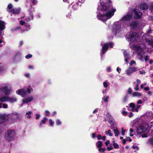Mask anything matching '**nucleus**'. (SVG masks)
Returning <instances> with one entry per match:
<instances>
[{
	"label": "nucleus",
	"instance_id": "de8ad7c7",
	"mask_svg": "<svg viewBox=\"0 0 153 153\" xmlns=\"http://www.w3.org/2000/svg\"><path fill=\"white\" fill-rule=\"evenodd\" d=\"M36 120H38L39 119L40 117V115L39 114H36Z\"/></svg>",
	"mask_w": 153,
	"mask_h": 153
},
{
	"label": "nucleus",
	"instance_id": "8fccbe9b",
	"mask_svg": "<svg viewBox=\"0 0 153 153\" xmlns=\"http://www.w3.org/2000/svg\"><path fill=\"white\" fill-rule=\"evenodd\" d=\"M128 92L129 94H131L132 93L131 89V88H129L128 90Z\"/></svg>",
	"mask_w": 153,
	"mask_h": 153
},
{
	"label": "nucleus",
	"instance_id": "4468645a",
	"mask_svg": "<svg viewBox=\"0 0 153 153\" xmlns=\"http://www.w3.org/2000/svg\"><path fill=\"white\" fill-rule=\"evenodd\" d=\"M33 99L32 96L29 97L23 100L22 102L24 103H27L32 101Z\"/></svg>",
	"mask_w": 153,
	"mask_h": 153
},
{
	"label": "nucleus",
	"instance_id": "2f4dec72",
	"mask_svg": "<svg viewBox=\"0 0 153 153\" xmlns=\"http://www.w3.org/2000/svg\"><path fill=\"white\" fill-rule=\"evenodd\" d=\"M107 149L108 151H110L113 149V147L112 146V144H111L109 145V146L107 147Z\"/></svg>",
	"mask_w": 153,
	"mask_h": 153
},
{
	"label": "nucleus",
	"instance_id": "338daca9",
	"mask_svg": "<svg viewBox=\"0 0 153 153\" xmlns=\"http://www.w3.org/2000/svg\"><path fill=\"white\" fill-rule=\"evenodd\" d=\"M133 116V114L132 113V112H130V114L128 116L129 117V118H131V117H132Z\"/></svg>",
	"mask_w": 153,
	"mask_h": 153
},
{
	"label": "nucleus",
	"instance_id": "1a4fd4ad",
	"mask_svg": "<svg viewBox=\"0 0 153 153\" xmlns=\"http://www.w3.org/2000/svg\"><path fill=\"white\" fill-rule=\"evenodd\" d=\"M16 93L18 95H21L23 97H25L27 95L26 91L24 89H21L17 90Z\"/></svg>",
	"mask_w": 153,
	"mask_h": 153
},
{
	"label": "nucleus",
	"instance_id": "37998d69",
	"mask_svg": "<svg viewBox=\"0 0 153 153\" xmlns=\"http://www.w3.org/2000/svg\"><path fill=\"white\" fill-rule=\"evenodd\" d=\"M97 137L98 140H100V139H102V137L100 134L97 135Z\"/></svg>",
	"mask_w": 153,
	"mask_h": 153
},
{
	"label": "nucleus",
	"instance_id": "0eeeda50",
	"mask_svg": "<svg viewBox=\"0 0 153 153\" xmlns=\"http://www.w3.org/2000/svg\"><path fill=\"white\" fill-rule=\"evenodd\" d=\"M120 28L121 25L119 24H115L112 30L113 33L116 34L119 33L120 30Z\"/></svg>",
	"mask_w": 153,
	"mask_h": 153
},
{
	"label": "nucleus",
	"instance_id": "4d7b16f0",
	"mask_svg": "<svg viewBox=\"0 0 153 153\" xmlns=\"http://www.w3.org/2000/svg\"><path fill=\"white\" fill-rule=\"evenodd\" d=\"M3 108H6L7 107V105L6 104L3 103Z\"/></svg>",
	"mask_w": 153,
	"mask_h": 153
},
{
	"label": "nucleus",
	"instance_id": "e2e57ef3",
	"mask_svg": "<svg viewBox=\"0 0 153 153\" xmlns=\"http://www.w3.org/2000/svg\"><path fill=\"white\" fill-rule=\"evenodd\" d=\"M126 140H128L130 142L132 141V139L130 137H126Z\"/></svg>",
	"mask_w": 153,
	"mask_h": 153
},
{
	"label": "nucleus",
	"instance_id": "9d476101",
	"mask_svg": "<svg viewBox=\"0 0 153 153\" xmlns=\"http://www.w3.org/2000/svg\"><path fill=\"white\" fill-rule=\"evenodd\" d=\"M132 19V15L131 14H128L124 16L122 19L123 21L130 22Z\"/></svg>",
	"mask_w": 153,
	"mask_h": 153
},
{
	"label": "nucleus",
	"instance_id": "79ce46f5",
	"mask_svg": "<svg viewBox=\"0 0 153 153\" xmlns=\"http://www.w3.org/2000/svg\"><path fill=\"white\" fill-rule=\"evenodd\" d=\"M32 57V55L30 54H28L25 56V58L28 59L29 58H31Z\"/></svg>",
	"mask_w": 153,
	"mask_h": 153
},
{
	"label": "nucleus",
	"instance_id": "a878e982",
	"mask_svg": "<svg viewBox=\"0 0 153 153\" xmlns=\"http://www.w3.org/2000/svg\"><path fill=\"white\" fill-rule=\"evenodd\" d=\"M108 122L110 124L112 128H115V126L114 124V120H111Z\"/></svg>",
	"mask_w": 153,
	"mask_h": 153
},
{
	"label": "nucleus",
	"instance_id": "c756f323",
	"mask_svg": "<svg viewBox=\"0 0 153 153\" xmlns=\"http://www.w3.org/2000/svg\"><path fill=\"white\" fill-rule=\"evenodd\" d=\"M9 100L11 102H16L17 101V100L16 98H9Z\"/></svg>",
	"mask_w": 153,
	"mask_h": 153
},
{
	"label": "nucleus",
	"instance_id": "ea45409f",
	"mask_svg": "<svg viewBox=\"0 0 153 153\" xmlns=\"http://www.w3.org/2000/svg\"><path fill=\"white\" fill-rule=\"evenodd\" d=\"M139 85L138 84H137L135 85V86L134 88V90L135 91H138L139 90V88H138Z\"/></svg>",
	"mask_w": 153,
	"mask_h": 153
},
{
	"label": "nucleus",
	"instance_id": "cd10ccee",
	"mask_svg": "<svg viewBox=\"0 0 153 153\" xmlns=\"http://www.w3.org/2000/svg\"><path fill=\"white\" fill-rule=\"evenodd\" d=\"M148 144H149L150 146H153V138H151L149 139L147 142Z\"/></svg>",
	"mask_w": 153,
	"mask_h": 153
},
{
	"label": "nucleus",
	"instance_id": "7ed1b4c3",
	"mask_svg": "<svg viewBox=\"0 0 153 153\" xmlns=\"http://www.w3.org/2000/svg\"><path fill=\"white\" fill-rule=\"evenodd\" d=\"M15 134V132L14 130H8L7 134L5 136L6 140L9 141L13 140L14 139Z\"/></svg>",
	"mask_w": 153,
	"mask_h": 153
},
{
	"label": "nucleus",
	"instance_id": "f257e3e1",
	"mask_svg": "<svg viewBox=\"0 0 153 153\" xmlns=\"http://www.w3.org/2000/svg\"><path fill=\"white\" fill-rule=\"evenodd\" d=\"M100 4L101 6V10L102 11L104 12L113 9L111 0H108L105 2L102 0H100Z\"/></svg>",
	"mask_w": 153,
	"mask_h": 153
},
{
	"label": "nucleus",
	"instance_id": "a211bd4d",
	"mask_svg": "<svg viewBox=\"0 0 153 153\" xmlns=\"http://www.w3.org/2000/svg\"><path fill=\"white\" fill-rule=\"evenodd\" d=\"M5 27V23L4 22L0 20V31L4 30Z\"/></svg>",
	"mask_w": 153,
	"mask_h": 153
},
{
	"label": "nucleus",
	"instance_id": "c85d7f7f",
	"mask_svg": "<svg viewBox=\"0 0 153 153\" xmlns=\"http://www.w3.org/2000/svg\"><path fill=\"white\" fill-rule=\"evenodd\" d=\"M114 131L116 137L118 136V135L120 134V132L117 129H114Z\"/></svg>",
	"mask_w": 153,
	"mask_h": 153
},
{
	"label": "nucleus",
	"instance_id": "20e7f679",
	"mask_svg": "<svg viewBox=\"0 0 153 153\" xmlns=\"http://www.w3.org/2000/svg\"><path fill=\"white\" fill-rule=\"evenodd\" d=\"M148 130L147 127L143 125L139 126L137 129V134L140 135L142 133L146 132Z\"/></svg>",
	"mask_w": 153,
	"mask_h": 153
},
{
	"label": "nucleus",
	"instance_id": "6e6d98bb",
	"mask_svg": "<svg viewBox=\"0 0 153 153\" xmlns=\"http://www.w3.org/2000/svg\"><path fill=\"white\" fill-rule=\"evenodd\" d=\"M122 114L123 115H124L125 116H126L127 115V112L124 111H122Z\"/></svg>",
	"mask_w": 153,
	"mask_h": 153
},
{
	"label": "nucleus",
	"instance_id": "ddd939ff",
	"mask_svg": "<svg viewBox=\"0 0 153 153\" xmlns=\"http://www.w3.org/2000/svg\"><path fill=\"white\" fill-rule=\"evenodd\" d=\"M138 25V22L137 21H133L131 22L129 24V26L133 29L136 28Z\"/></svg>",
	"mask_w": 153,
	"mask_h": 153
},
{
	"label": "nucleus",
	"instance_id": "69168bd1",
	"mask_svg": "<svg viewBox=\"0 0 153 153\" xmlns=\"http://www.w3.org/2000/svg\"><path fill=\"white\" fill-rule=\"evenodd\" d=\"M126 140L125 139H123L122 140V143L123 144H125L126 143Z\"/></svg>",
	"mask_w": 153,
	"mask_h": 153
},
{
	"label": "nucleus",
	"instance_id": "2eb2a0df",
	"mask_svg": "<svg viewBox=\"0 0 153 153\" xmlns=\"http://www.w3.org/2000/svg\"><path fill=\"white\" fill-rule=\"evenodd\" d=\"M149 6L145 3L141 4L140 6V9L143 10H147Z\"/></svg>",
	"mask_w": 153,
	"mask_h": 153
},
{
	"label": "nucleus",
	"instance_id": "774afa93",
	"mask_svg": "<svg viewBox=\"0 0 153 153\" xmlns=\"http://www.w3.org/2000/svg\"><path fill=\"white\" fill-rule=\"evenodd\" d=\"M150 9L152 12H153V4L151 6Z\"/></svg>",
	"mask_w": 153,
	"mask_h": 153
},
{
	"label": "nucleus",
	"instance_id": "6e6552de",
	"mask_svg": "<svg viewBox=\"0 0 153 153\" xmlns=\"http://www.w3.org/2000/svg\"><path fill=\"white\" fill-rule=\"evenodd\" d=\"M137 71V69L136 67H130L126 71V74L128 76H130L132 73L135 72Z\"/></svg>",
	"mask_w": 153,
	"mask_h": 153
},
{
	"label": "nucleus",
	"instance_id": "a19ab883",
	"mask_svg": "<svg viewBox=\"0 0 153 153\" xmlns=\"http://www.w3.org/2000/svg\"><path fill=\"white\" fill-rule=\"evenodd\" d=\"M49 124L51 126H52L54 124V122L52 121L51 119H50L49 120Z\"/></svg>",
	"mask_w": 153,
	"mask_h": 153
},
{
	"label": "nucleus",
	"instance_id": "6ab92c4d",
	"mask_svg": "<svg viewBox=\"0 0 153 153\" xmlns=\"http://www.w3.org/2000/svg\"><path fill=\"white\" fill-rule=\"evenodd\" d=\"M9 99V97L7 96H4L1 97L0 98V101L1 102L7 101Z\"/></svg>",
	"mask_w": 153,
	"mask_h": 153
},
{
	"label": "nucleus",
	"instance_id": "39448f33",
	"mask_svg": "<svg viewBox=\"0 0 153 153\" xmlns=\"http://www.w3.org/2000/svg\"><path fill=\"white\" fill-rule=\"evenodd\" d=\"M116 11V9H112L109 10L105 11V14L108 19L111 18L114 15V13Z\"/></svg>",
	"mask_w": 153,
	"mask_h": 153
},
{
	"label": "nucleus",
	"instance_id": "393cba45",
	"mask_svg": "<svg viewBox=\"0 0 153 153\" xmlns=\"http://www.w3.org/2000/svg\"><path fill=\"white\" fill-rule=\"evenodd\" d=\"M108 115H107V117L108 118V121L109 122L111 120H114L112 116L108 112L107 113Z\"/></svg>",
	"mask_w": 153,
	"mask_h": 153
},
{
	"label": "nucleus",
	"instance_id": "423d86ee",
	"mask_svg": "<svg viewBox=\"0 0 153 153\" xmlns=\"http://www.w3.org/2000/svg\"><path fill=\"white\" fill-rule=\"evenodd\" d=\"M132 13L134 14V19H140L142 15V13L139 11L137 9H134L132 11Z\"/></svg>",
	"mask_w": 153,
	"mask_h": 153
},
{
	"label": "nucleus",
	"instance_id": "13d9d810",
	"mask_svg": "<svg viewBox=\"0 0 153 153\" xmlns=\"http://www.w3.org/2000/svg\"><path fill=\"white\" fill-rule=\"evenodd\" d=\"M141 136L143 137H148V135L146 134H143L141 135Z\"/></svg>",
	"mask_w": 153,
	"mask_h": 153
},
{
	"label": "nucleus",
	"instance_id": "72a5a7b5",
	"mask_svg": "<svg viewBox=\"0 0 153 153\" xmlns=\"http://www.w3.org/2000/svg\"><path fill=\"white\" fill-rule=\"evenodd\" d=\"M62 123L60 121L59 119H57L56 121V124L57 126H59L61 125Z\"/></svg>",
	"mask_w": 153,
	"mask_h": 153
},
{
	"label": "nucleus",
	"instance_id": "a18cd8bd",
	"mask_svg": "<svg viewBox=\"0 0 153 153\" xmlns=\"http://www.w3.org/2000/svg\"><path fill=\"white\" fill-rule=\"evenodd\" d=\"M26 27L27 28V30H30V26L28 24L25 25Z\"/></svg>",
	"mask_w": 153,
	"mask_h": 153
},
{
	"label": "nucleus",
	"instance_id": "9b49d317",
	"mask_svg": "<svg viewBox=\"0 0 153 153\" xmlns=\"http://www.w3.org/2000/svg\"><path fill=\"white\" fill-rule=\"evenodd\" d=\"M98 19L104 22L108 20V19L105 14H99L97 16Z\"/></svg>",
	"mask_w": 153,
	"mask_h": 153
},
{
	"label": "nucleus",
	"instance_id": "dca6fc26",
	"mask_svg": "<svg viewBox=\"0 0 153 153\" xmlns=\"http://www.w3.org/2000/svg\"><path fill=\"white\" fill-rule=\"evenodd\" d=\"M20 11V9H12L10 11L14 14H18L19 13Z\"/></svg>",
	"mask_w": 153,
	"mask_h": 153
},
{
	"label": "nucleus",
	"instance_id": "4c0bfd02",
	"mask_svg": "<svg viewBox=\"0 0 153 153\" xmlns=\"http://www.w3.org/2000/svg\"><path fill=\"white\" fill-rule=\"evenodd\" d=\"M129 106L133 108H135V105L134 103H131L129 104Z\"/></svg>",
	"mask_w": 153,
	"mask_h": 153
},
{
	"label": "nucleus",
	"instance_id": "49530a36",
	"mask_svg": "<svg viewBox=\"0 0 153 153\" xmlns=\"http://www.w3.org/2000/svg\"><path fill=\"white\" fill-rule=\"evenodd\" d=\"M103 86L105 88H106L108 86V84L106 82H104L103 83Z\"/></svg>",
	"mask_w": 153,
	"mask_h": 153
},
{
	"label": "nucleus",
	"instance_id": "7c9ffc66",
	"mask_svg": "<svg viewBox=\"0 0 153 153\" xmlns=\"http://www.w3.org/2000/svg\"><path fill=\"white\" fill-rule=\"evenodd\" d=\"M106 149L105 148H102L101 147L98 148V151L100 152H103L105 151Z\"/></svg>",
	"mask_w": 153,
	"mask_h": 153
},
{
	"label": "nucleus",
	"instance_id": "b1692460",
	"mask_svg": "<svg viewBox=\"0 0 153 153\" xmlns=\"http://www.w3.org/2000/svg\"><path fill=\"white\" fill-rule=\"evenodd\" d=\"M137 53L138 56H141V52L142 51V49L141 47H138L137 48Z\"/></svg>",
	"mask_w": 153,
	"mask_h": 153
},
{
	"label": "nucleus",
	"instance_id": "5701e85b",
	"mask_svg": "<svg viewBox=\"0 0 153 153\" xmlns=\"http://www.w3.org/2000/svg\"><path fill=\"white\" fill-rule=\"evenodd\" d=\"M103 145V143L101 141H98L96 143V146L98 148L102 146Z\"/></svg>",
	"mask_w": 153,
	"mask_h": 153
},
{
	"label": "nucleus",
	"instance_id": "f3484780",
	"mask_svg": "<svg viewBox=\"0 0 153 153\" xmlns=\"http://www.w3.org/2000/svg\"><path fill=\"white\" fill-rule=\"evenodd\" d=\"M2 89L5 95H8L10 94V91L9 90L7 86L3 87L2 88Z\"/></svg>",
	"mask_w": 153,
	"mask_h": 153
},
{
	"label": "nucleus",
	"instance_id": "052dcab7",
	"mask_svg": "<svg viewBox=\"0 0 153 153\" xmlns=\"http://www.w3.org/2000/svg\"><path fill=\"white\" fill-rule=\"evenodd\" d=\"M25 22L24 21H21L20 23V24L21 25H23L25 24Z\"/></svg>",
	"mask_w": 153,
	"mask_h": 153
},
{
	"label": "nucleus",
	"instance_id": "680f3d73",
	"mask_svg": "<svg viewBox=\"0 0 153 153\" xmlns=\"http://www.w3.org/2000/svg\"><path fill=\"white\" fill-rule=\"evenodd\" d=\"M26 91L27 93L28 94H30L31 92L29 88H27V91Z\"/></svg>",
	"mask_w": 153,
	"mask_h": 153
},
{
	"label": "nucleus",
	"instance_id": "f03ea898",
	"mask_svg": "<svg viewBox=\"0 0 153 153\" xmlns=\"http://www.w3.org/2000/svg\"><path fill=\"white\" fill-rule=\"evenodd\" d=\"M139 37L138 34L132 31L128 33L126 35L127 38L131 42H136Z\"/></svg>",
	"mask_w": 153,
	"mask_h": 153
},
{
	"label": "nucleus",
	"instance_id": "aec40b11",
	"mask_svg": "<svg viewBox=\"0 0 153 153\" xmlns=\"http://www.w3.org/2000/svg\"><path fill=\"white\" fill-rule=\"evenodd\" d=\"M5 119L6 117L4 115H0V124H2L4 122Z\"/></svg>",
	"mask_w": 153,
	"mask_h": 153
},
{
	"label": "nucleus",
	"instance_id": "f704fd0d",
	"mask_svg": "<svg viewBox=\"0 0 153 153\" xmlns=\"http://www.w3.org/2000/svg\"><path fill=\"white\" fill-rule=\"evenodd\" d=\"M14 115H15V116H16V117L15 118V119L16 120H17V119H18L19 118V115L18 113H15V114H14V113H13L12 116L13 117H14Z\"/></svg>",
	"mask_w": 153,
	"mask_h": 153
},
{
	"label": "nucleus",
	"instance_id": "c9c22d12",
	"mask_svg": "<svg viewBox=\"0 0 153 153\" xmlns=\"http://www.w3.org/2000/svg\"><path fill=\"white\" fill-rule=\"evenodd\" d=\"M113 145L114 149H118L119 148V146L117 143L113 144Z\"/></svg>",
	"mask_w": 153,
	"mask_h": 153
},
{
	"label": "nucleus",
	"instance_id": "4be33fe9",
	"mask_svg": "<svg viewBox=\"0 0 153 153\" xmlns=\"http://www.w3.org/2000/svg\"><path fill=\"white\" fill-rule=\"evenodd\" d=\"M48 120V119L46 117H44L43 119L40 123L39 127H41L42 124H44L45 123L46 121Z\"/></svg>",
	"mask_w": 153,
	"mask_h": 153
},
{
	"label": "nucleus",
	"instance_id": "0e129e2a",
	"mask_svg": "<svg viewBox=\"0 0 153 153\" xmlns=\"http://www.w3.org/2000/svg\"><path fill=\"white\" fill-rule=\"evenodd\" d=\"M146 85V83L142 84L140 85V88H141L143 89V88L144 86Z\"/></svg>",
	"mask_w": 153,
	"mask_h": 153
},
{
	"label": "nucleus",
	"instance_id": "c03bdc74",
	"mask_svg": "<svg viewBox=\"0 0 153 153\" xmlns=\"http://www.w3.org/2000/svg\"><path fill=\"white\" fill-rule=\"evenodd\" d=\"M45 116H48L50 114V112L48 110H46L45 111Z\"/></svg>",
	"mask_w": 153,
	"mask_h": 153
},
{
	"label": "nucleus",
	"instance_id": "bf43d9fd",
	"mask_svg": "<svg viewBox=\"0 0 153 153\" xmlns=\"http://www.w3.org/2000/svg\"><path fill=\"white\" fill-rule=\"evenodd\" d=\"M111 132V131L110 129H109L108 130V131H105V133L106 134L108 135Z\"/></svg>",
	"mask_w": 153,
	"mask_h": 153
},
{
	"label": "nucleus",
	"instance_id": "09e8293b",
	"mask_svg": "<svg viewBox=\"0 0 153 153\" xmlns=\"http://www.w3.org/2000/svg\"><path fill=\"white\" fill-rule=\"evenodd\" d=\"M110 141L109 140H108L105 142V144L106 146H108L110 144Z\"/></svg>",
	"mask_w": 153,
	"mask_h": 153
},
{
	"label": "nucleus",
	"instance_id": "473e14b6",
	"mask_svg": "<svg viewBox=\"0 0 153 153\" xmlns=\"http://www.w3.org/2000/svg\"><path fill=\"white\" fill-rule=\"evenodd\" d=\"M63 1L71 4H72L74 2L72 0H63Z\"/></svg>",
	"mask_w": 153,
	"mask_h": 153
},
{
	"label": "nucleus",
	"instance_id": "58836bf2",
	"mask_svg": "<svg viewBox=\"0 0 153 153\" xmlns=\"http://www.w3.org/2000/svg\"><path fill=\"white\" fill-rule=\"evenodd\" d=\"M123 54L125 58H129V55L126 52H125Z\"/></svg>",
	"mask_w": 153,
	"mask_h": 153
},
{
	"label": "nucleus",
	"instance_id": "f8f14e48",
	"mask_svg": "<svg viewBox=\"0 0 153 153\" xmlns=\"http://www.w3.org/2000/svg\"><path fill=\"white\" fill-rule=\"evenodd\" d=\"M108 45L107 43L104 44L102 46V53L104 54L108 50Z\"/></svg>",
	"mask_w": 153,
	"mask_h": 153
},
{
	"label": "nucleus",
	"instance_id": "e433bc0d",
	"mask_svg": "<svg viewBox=\"0 0 153 153\" xmlns=\"http://www.w3.org/2000/svg\"><path fill=\"white\" fill-rule=\"evenodd\" d=\"M108 45V47H109L110 48H112L113 47V42H109L108 43H107Z\"/></svg>",
	"mask_w": 153,
	"mask_h": 153
},
{
	"label": "nucleus",
	"instance_id": "864d4df0",
	"mask_svg": "<svg viewBox=\"0 0 153 153\" xmlns=\"http://www.w3.org/2000/svg\"><path fill=\"white\" fill-rule=\"evenodd\" d=\"M126 131V130H123V128H122V134L123 136H124L125 135V132Z\"/></svg>",
	"mask_w": 153,
	"mask_h": 153
},
{
	"label": "nucleus",
	"instance_id": "3c124183",
	"mask_svg": "<svg viewBox=\"0 0 153 153\" xmlns=\"http://www.w3.org/2000/svg\"><path fill=\"white\" fill-rule=\"evenodd\" d=\"M128 97L127 96H125L123 99V101L124 102H125L126 101Z\"/></svg>",
	"mask_w": 153,
	"mask_h": 153
},
{
	"label": "nucleus",
	"instance_id": "5fc2aeb1",
	"mask_svg": "<svg viewBox=\"0 0 153 153\" xmlns=\"http://www.w3.org/2000/svg\"><path fill=\"white\" fill-rule=\"evenodd\" d=\"M8 8L9 9H11L13 7V5L12 4H10L8 5Z\"/></svg>",
	"mask_w": 153,
	"mask_h": 153
},
{
	"label": "nucleus",
	"instance_id": "412c9836",
	"mask_svg": "<svg viewBox=\"0 0 153 153\" xmlns=\"http://www.w3.org/2000/svg\"><path fill=\"white\" fill-rule=\"evenodd\" d=\"M80 1H78L74 4L72 6V8L75 10H77L79 8V4Z\"/></svg>",
	"mask_w": 153,
	"mask_h": 153
},
{
	"label": "nucleus",
	"instance_id": "603ef678",
	"mask_svg": "<svg viewBox=\"0 0 153 153\" xmlns=\"http://www.w3.org/2000/svg\"><path fill=\"white\" fill-rule=\"evenodd\" d=\"M136 62L134 60H132L130 63L129 65H132L133 64H135Z\"/></svg>",
	"mask_w": 153,
	"mask_h": 153
},
{
	"label": "nucleus",
	"instance_id": "bb28decb",
	"mask_svg": "<svg viewBox=\"0 0 153 153\" xmlns=\"http://www.w3.org/2000/svg\"><path fill=\"white\" fill-rule=\"evenodd\" d=\"M132 95L134 97H140L141 96V94L139 92H135L133 93Z\"/></svg>",
	"mask_w": 153,
	"mask_h": 153
}]
</instances>
